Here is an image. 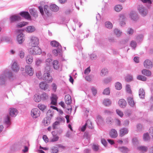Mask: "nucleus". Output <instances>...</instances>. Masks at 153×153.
Wrapping results in <instances>:
<instances>
[{"instance_id":"obj_1","label":"nucleus","mask_w":153,"mask_h":153,"mask_svg":"<svg viewBox=\"0 0 153 153\" xmlns=\"http://www.w3.org/2000/svg\"><path fill=\"white\" fill-rule=\"evenodd\" d=\"M39 8L40 13L43 16L48 17L51 16V13L48 10V6L47 5H45L44 6V13L42 6L39 7Z\"/></svg>"},{"instance_id":"obj_2","label":"nucleus","mask_w":153,"mask_h":153,"mask_svg":"<svg viewBox=\"0 0 153 153\" xmlns=\"http://www.w3.org/2000/svg\"><path fill=\"white\" fill-rule=\"evenodd\" d=\"M30 44L32 47L37 46L39 44V39L36 36H31L30 38Z\"/></svg>"},{"instance_id":"obj_3","label":"nucleus","mask_w":153,"mask_h":153,"mask_svg":"<svg viewBox=\"0 0 153 153\" xmlns=\"http://www.w3.org/2000/svg\"><path fill=\"white\" fill-rule=\"evenodd\" d=\"M29 50V52L30 54L32 55L40 54L42 53V51L41 49L37 46L33 47Z\"/></svg>"},{"instance_id":"obj_4","label":"nucleus","mask_w":153,"mask_h":153,"mask_svg":"<svg viewBox=\"0 0 153 153\" xmlns=\"http://www.w3.org/2000/svg\"><path fill=\"white\" fill-rule=\"evenodd\" d=\"M138 10L139 13L143 16H146L148 13L147 10L142 5H139L137 6Z\"/></svg>"},{"instance_id":"obj_5","label":"nucleus","mask_w":153,"mask_h":153,"mask_svg":"<svg viewBox=\"0 0 153 153\" xmlns=\"http://www.w3.org/2000/svg\"><path fill=\"white\" fill-rule=\"evenodd\" d=\"M43 79L45 82L48 83H51L53 80L52 76L48 72L44 73Z\"/></svg>"},{"instance_id":"obj_6","label":"nucleus","mask_w":153,"mask_h":153,"mask_svg":"<svg viewBox=\"0 0 153 153\" xmlns=\"http://www.w3.org/2000/svg\"><path fill=\"white\" fill-rule=\"evenodd\" d=\"M40 111L37 108H35L32 110L31 115L33 118H36L40 115Z\"/></svg>"},{"instance_id":"obj_7","label":"nucleus","mask_w":153,"mask_h":153,"mask_svg":"<svg viewBox=\"0 0 153 153\" xmlns=\"http://www.w3.org/2000/svg\"><path fill=\"white\" fill-rule=\"evenodd\" d=\"M18 31L20 33L17 35V39L19 44H21L25 40V36L22 33V30H19Z\"/></svg>"},{"instance_id":"obj_8","label":"nucleus","mask_w":153,"mask_h":153,"mask_svg":"<svg viewBox=\"0 0 153 153\" xmlns=\"http://www.w3.org/2000/svg\"><path fill=\"white\" fill-rule=\"evenodd\" d=\"M21 18L20 17L16 15H14L11 16L9 18L11 23L16 22L20 21Z\"/></svg>"},{"instance_id":"obj_9","label":"nucleus","mask_w":153,"mask_h":153,"mask_svg":"<svg viewBox=\"0 0 153 153\" xmlns=\"http://www.w3.org/2000/svg\"><path fill=\"white\" fill-rule=\"evenodd\" d=\"M90 125L91 126V122L90 120H88L85 124L84 125L82 126L80 128H79V129L80 131L83 132L85 130L86 126H88L89 128H91L92 127L90 126Z\"/></svg>"},{"instance_id":"obj_10","label":"nucleus","mask_w":153,"mask_h":153,"mask_svg":"<svg viewBox=\"0 0 153 153\" xmlns=\"http://www.w3.org/2000/svg\"><path fill=\"white\" fill-rule=\"evenodd\" d=\"M144 67L148 69H150L152 68L153 65L151 61L149 59H146L144 62Z\"/></svg>"},{"instance_id":"obj_11","label":"nucleus","mask_w":153,"mask_h":153,"mask_svg":"<svg viewBox=\"0 0 153 153\" xmlns=\"http://www.w3.org/2000/svg\"><path fill=\"white\" fill-rule=\"evenodd\" d=\"M128 132V128H122L119 131V136L120 137H123L127 134Z\"/></svg>"},{"instance_id":"obj_12","label":"nucleus","mask_w":153,"mask_h":153,"mask_svg":"<svg viewBox=\"0 0 153 153\" xmlns=\"http://www.w3.org/2000/svg\"><path fill=\"white\" fill-rule=\"evenodd\" d=\"M58 97L56 95L54 94H52L51 97V104L54 105H56L57 104V99Z\"/></svg>"},{"instance_id":"obj_13","label":"nucleus","mask_w":153,"mask_h":153,"mask_svg":"<svg viewBox=\"0 0 153 153\" xmlns=\"http://www.w3.org/2000/svg\"><path fill=\"white\" fill-rule=\"evenodd\" d=\"M25 72L27 74L30 76H32L33 74V71L32 68L30 65H26L25 67Z\"/></svg>"},{"instance_id":"obj_14","label":"nucleus","mask_w":153,"mask_h":153,"mask_svg":"<svg viewBox=\"0 0 153 153\" xmlns=\"http://www.w3.org/2000/svg\"><path fill=\"white\" fill-rule=\"evenodd\" d=\"M19 14L22 17L26 19H30V16L27 12L22 11L19 13Z\"/></svg>"},{"instance_id":"obj_15","label":"nucleus","mask_w":153,"mask_h":153,"mask_svg":"<svg viewBox=\"0 0 153 153\" xmlns=\"http://www.w3.org/2000/svg\"><path fill=\"white\" fill-rule=\"evenodd\" d=\"M51 44L52 46L56 47L57 49H59V50H62V47L61 45L58 42L54 40L51 42Z\"/></svg>"},{"instance_id":"obj_16","label":"nucleus","mask_w":153,"mask_h":153,"mask_svg":"<svg viewBox=\"0 0 153 153\" xmlns=\"http://www.w3.org/2000/svg\"><path fill=\"white\" fill-rule=\"evenodd\" d=\"M130 16L131 19L133 21H136L138 19L137 14L135 12H131Z\"/></svg>"},{"instance_id":"obj_17","label":"nucleus","mask_w":153,"mask_h":153,"mask_svg":"<svg viewBox=\"0 0 153 153\" xmlns=\"http://www.w3.org/2000/svg\"><path fill=\"white\" fill-rule=\"evenodd\" d=\"M56 131H53L52 132V134L53 137L50 140V142H56L58 140L59 137L57 135L55 134V133H56Z\"/></svg>"},{"instance_id":"obj_18","label":"nucleus","mask_w":153,"mask_h":153,"mask_svg":"<svg viewBox=\"0 0 153 153\" xmlns=\"http://www.w3.org/2000/svg\"><path fill=\"white\" fill-rule=\"evenodd\" d=\"M17 110L14 108H10L9 109V114L12 117H15L17 114Z\"/></svg>"},{"instance_id":"obj_19","label":"nucleus","mask_w":153,"mask_h":153,"mask_svg":"<svg viewBox=\"0 0 153 153\" xmlns=\"http://www.w3.org/2000/svg\"><path fill=\"white\" fill-rule=\"evenodd\" d=\"M119 106L122 108H124L126 106V101L123 99H121L118 101Z\"/></svg>"},{"instance_id":"obj_20","label":"nucleus","mask_w":153,"mask_h":153,"mask_svg":"<svg viewBox=\"0 0 153 153\" xmlns=\"http://www.w3.org/2000/svg\"><path fill=\"white\" fill-rule=\"evenodd\" d=\"M109 135L111 138H115L117 137L118 134L117 131L115 129H112L110 132Z\"/></svg>"},{"instance_id":"obj_21","label":"nucleus","mask_w":153,"mask_h":153,"mask_svg":"<svg viewBox=\"0 0 153 153\" xmlns=\"http://www.w3.org/2000/svg\"><path fill=\"white\" fill-rule=\"evenodd\" d=\"M13 71L15 72H17L19 70V67L16 62H14L11 66Z\"/></svg>"},{"instance_id":"obj_22","label":"nucleus","mask_w":153,"mask_h":153,"mask_svg":"<svg viewBox=\"0 0 153 153\" xmlns=\"http://www.w3.org/2000/svg\"><path fill=\"white\" fill-rule=\"evenodd\" d=\"M65 102L67 104L70 105L71 103L72 100L70 95H66L65 97Z\"/></svg>"},{"instance_id":"obj_23","label":"nucleus","mask_w":153,"mask_h":153,"mask_svg":"<svg viewBox=\"0 0 153 153\" xmlns=\"http://www.w3.org/2000/svg\"><path fill=\"white\" fill-rule=\"evenodd\" d=\"M39 86L41 89L44 90H47L48 87V85L44 82H40L39 84Z\"/></svg>"},{"instance_id":"obj_24","label":"nucleus","mask_w":153,"mask_h":153,"mask_svg":"<svg viewBox=\"0 0 153 153\" xmlns=\"http://www.w3.org/2000/svg\"><path fill=\"white\" fill-rule=\"evenodd\" d=\"M145 92L143 89L140 88L139 91V95L140 98L143 99L144 98Z\"/></svg>"},{"instance_id":"obj_25","label":"nucleus","mask_w":153,"mask_h":153,"mask_svg":"<svg viewBox=\"0 0 153 153\" xmlns=\"http://www.w3.org/2000/svg\"><path fill=\"white\" fill-rule=\"evenodd\" d=\"M29 12L31 15L34 17L36 18L38 16L37 11L35 10V9H30L29 10Z\"/></svg>"},{"instance_id":"obj_26","label":"nucleus","mask_w":153,"mask_h":153,"mask_svg":"<svg viewBox=\"0 0 153 153\" xmlns=\"http://www.w3.org/2000/svg\"><path fill=\"white\" fill-rule=\"evenodd\" d=\"M127 101L129 105L132 107L134 106L135 103L134 102L133 99L131 97H128L127 98Z\"/></svg>"},{"instance_id":"obj_27","label":"nucleus","mask_w":153,"mask_h":153,"mask_svg":"<svg viewBox=\"0 0 153 153\" xmlns=\"http://www.w3.org/2000/svg\"><path fill=\"white\" fill-rule=\"evenodd\" d=\"M33 57L30 55H28L26 57V61L28 64H30L33 61Z\"/></svg>"},{"instance_id":"obj_28","label":"nucleus","mask_w":153,"mask_h":153,"mask_svg":"<svg viewBox=\"0 0 153 153\" xmlns=\"http://www.w3.org/2000/svg\"><path fill=\"white\" fill-rule=\"evenodd\" d=\"M54 69L57 70L59 68V65L57 60H54L52 63Z\"/></svg>"},{"instance_id":"obj_29","label":"nucleus","mask_w":153,"mask_h":153,"mask_svg":"<svg viewBox=\"0 0 153 153\" xmlns=\"http://www.w3.org/2000/svg\"><path fill=\"white\" fill-rule=\"evenodd\" d=\"M4 123L8 126L10 124V117L8 115H7L4 118Z\"/></svg>"},{"instance_id":"obj_30","label":"nucleus","mask_w":153,"mask_h":153,"mask_svg":"<svg viewBox=\"0 0 153 153\" xmlns=\"http://www.w3.org/2000/svg\"><path fill=\"white\" fill-rule=\"evenodd\" d=\"M142 74L147 76H150L151 75V72L150 71L146 69H143L142 71Z\"/></svg>"},{"instance_id":"obj_31","label":"nucleus","mask_w":153,"mask_h":153,"mask_svg":"<svg viewBox=\"0 0 153 153\" xmlns=\"http://www.w3.org/2000/svg\"><path fill=\"white\" fill-rule=\"evenodd\" d=\"M35 30V28L32 26L27 27L25 29L26 31L28 33H32Z\"/></svg>"},{"instance_id":"obj_32","label":"nucleus","mask_w":153,"mask_h":153,"mask_svg":"<svg viewBox=\"0 0 153 153\" xmlns=\"http://www.w3.org/2000/svg\"><path fill=\"white\" fill-rule=\"evenodd\" d=\"M50 8L52 11L55 12H57L59 10V7L55 4L51 5Z\"/></svg>"},{"instance_id":"obj_33","label":"nucleus","mask_w":153,"mask_h":153,"mask_svg":"<svg viewBox=\"0 0 153 153\" xmlns=\"http://www.w3.org/2000/svg\"><path fill=\"white\" fill-rule=\"evenodd\" d=\"M19 55L20 57L22 59L23 58L25 55L24 51L21 48H19L18 49Z\"/></svg>"},{"instance_id":"obj_34","label":"nucleus","mask_w":153,"mask_h":153,"mask_svg":"<svg viewBox=\"0 0 153 153\" xmlns=\"http://www.w3.org/2000/svg\"><path fill=\"white\" fill-rule=\"evenodd\" d=\"M103 103L105 106H108L111 104V102L109 99H105L104 100Z\"/></svg>"},{"instance_id":"obj_35","label":"nucleus","mask_w":153,"mask_h":153,"mask_svg":"<svg viewBox=\"0 0 153 153\" xmlns=\"http://www.w3.org/2000/svg\"><path fill=\"white\" fill-rule=\"evenodd\" d=\"M20 145L22 147H24L26 146H29V142L25 140H22L21 141Z\"/></svg>"},{"instance_id":"obj_36","label":"nucleus","mask_w":153,"mask_h":153,"mask_svg":"<svg viewBox=\"0 0 153 153\" xmlns=\"http://www.w3.org/2000/svg\"><path fill=\"white\" fill-rule=\"evenodd\" d=\"M137 149L140 151L146 152H147L148 148L147 146H141L138 147Z\"/></svg>"},{"instance_id":"obj_37","label":"nucleus","mask_w":153,"mask_h":153,"mask_svg":"<svg viewBox=\"0 0 153 153\" xmlns=\"http://www.w3.org/2000/svg\"><path fill=\"white\" fill-rule=\"evenodd\" d=\"M143 138L145 141H148L150 140V137L148 133H146L143 134Z\"/></svg>"},{"instance_id":"obj_38","label":"nucleus","mask_w":153,"mask_h":153,"mask_svg":"<svg viewBox=\"0 0 153 153\" xmlns=\"http://www.w3.org/2000/svg\"><path fill=\"white\" fill-rule=\"evenodd\" d=\"M2 41H4L6 42L10 43L11 42V40L10 37L5 36L2 38L1 40L0 41V43Z\"/></svg>"},{"instance_id":"obj_39","label":"nucleus","mask_w":153,"mask_h":153,"mask_svg":"<svg viewBox=\"0 0 153 153\" xmlns=\"http://www.w3.org/2000/svg\"><path fill=\"white\" fill-rule=\"evenodd\" d=\"M6 78V76L4 75H3L0 76V82L1 84H4Z\"/></svg>"},{"instance_id":"obj_40","label":"nucleus","mask_w":153,"mask_h":153,"mask_svg":"<svg viewBox=\"0 0 153 153\" xmlns=\"http://www.w3.org/2000/svg\"><path fill=\"white\" fill-rule=\"evenodd\" d=\"M41 100H47L48 98V95L45 93H43L40 96Z\"/></svg>"},{"instance_id":"obj_41","label":"nucleus","mask_w":153,"mask_h":153,"mask_svg":"<svg viewBox=\"0 0 153 153\" xmlns=\"http://www.w3.org/2000/svg\"><path fill=\"white\" fill-rule=\"evenodd\" d=\"M105 27L108 29H111L113 27V25L109 21L106 22L105 23Z\"/></svg>"},{"instance_id":"obj_42","label":"nucleus","mask_w":153,"mask_h":153,"mask_svg":"<svg viewBox=\"0 0 153 153\" xmlns=\"http://www.w3.org/2000/svg\"><path fill=\"white\" fill-rule=\"evenodd\" d=\"M97 123L101 124L103 123V118L100 115H98L97 116Z\"/></svg>"},{"instance_id":"obj_43","label":"nucleus","mask_w":153,"mask_h":153,"mask_svg":"<svg viewBox=\"0 0 153 153\" xmlns=\"http://www.w3.org/2000/svg\"><path fill=\"white\" fill-rule=\"evenodd\" d=\"M114 33L117 36H120L122 34V32L118 29L116 28L114 30Z\"/></svg>"},{"instance_id":"obj_44","label":"nucleus","mask_w":153,"mask_h":153,"mask_svg":"<svg viewBox=\"0 0 153 153\" xmlns=\"http://www.w3.org/2000/svg\"><path fill=\"white\" fill-rule=\"evenodd\" d=\"M137 79L139 80L145 81L147 79L146 77L142 75H139L137 76Z\"/></svg>"},{"instance_id":"obj_45","label":"nucleus","mask_w":153,"mask_h":153,"mask_svg":"<svg viewBox=\"0 0 153 153\" xmlns=\"http://www.w3.org/2000/svg\"><path fill=\"white\" fill-rule=\"evenodd\" d=\"M51 153H58L59 150L57 147H52L51 149Z\"/></svg>"},{"instance_id":"obj_46","label":"nucleus","mask_w":153,"mask_h":153,"mask_svg":"<svg viewBox=\"0 0 153 153\" xmlns=\"http://www.w3.org/2000/svg\"><path fill=\"white\" fill-rule=\"evenodd\" d=\"M41 100V96H39L37 94H36L34 96V100L37 102H39Z\"/></svg>"},{"instance_id":"obj_47","label":"nucleus","mask_w":153,"mask_h":153,"mask_svg":"<svg viewBox=\"0 0 153 153\" xmlns=\"http://www.w3.org/2000/svg\"><path fill=\"white\" fill-rule=\"evenodd\" d=\"M108 73V71L107 69L104 68L101 71V76H105Z\"/></svg>"},{"instance_id":"obj_48","label":"nucleus","mask_w":153,"mask_h":153,"mask_svg":"<svg viewBox=\"0 0 153 153\" xmlns=\"http://www.w3.org/2000/svg\"><path fill=\"white\" fill-rule=\"evenodd\" d=\"M72 131H68L66 134L65 136L70 138H73V136L72 134Z\"/></svg>"},{"instance_id":"obj_49","label":"nucleus","mask_w":153,"mask_h":153,"mask_svg":"<svg viewBox=\"0 0 153 153\" xmlns=\"http://www.w3.org/2000/svg\"><path fill=\"white\" fill-rule=\"evenodd\" d=\"M94 77V76L93 74H90L86 76L85 79L88 81L90 82L91 81Z\"/></svg>"},{"instance_id":"obj_50","label":"nucleus","mask_w":153,"mask_h":153,"mask_svg":"<svg viewBox=\"0 0 153 153\" xmlns=\"http://www.w3.org/2000/svg\"><path fill=\"white\" fill-rule=\"evenodd\" d=\"M123 9L122 6L120 5H117L114 7L115 10L117 12L120 11Z\"/></svg>"},{"instance_id":"obj_51","label":"nucleus","mask_w":153,"mask_h":153,"mask_svg":"<svg viewBox=\"0 0 153 153\" xmlns=\"http://www.w3.org/2000/svg\"><path fill=\"white\" fill-rule=\"evenodd\" d=\"M115 87L116 89L120 90L122 88V85L121 83L119 82H117L115 83Z\"/></svg>"},{"instance_id":"obj_52","label":"nucleus","mask_w":153,"mask_h":153,"mask_svg":"<svg viewBox=\"0 0 153 153\" xmlns=\"http://www.w3.org/2000/svg\"><path fill=\"white\" fill-rule=\"evenodd\" d=\"M106 122L108 124H111L113 122V121L111 117H108L106 118Z\"/></svg>"},{"instance_id":"obj_53","label":"nucleus","mask_w":153,"mask_h":153,"mask_svg":"<svg viewBox=\"0 0 153 153\" xmlns=\"http://www.w3.org/2000/svg\"><path fill=\"white\" fill-rule=\"evenodd\" d=\"M59 125V122L58 121H56L54 122L52 125L53 129H56L57 128L58 126Z\"/></svg>"},{"instance_id":"obj_54","label":"nucleus","mask_w":153,"mask_h":153,"mask_svg":"<svg viewBox=\"0 0 153 153\" xmlns=\"http://www.w3.org/2000/svg\"><path fill=\"white\" fill-rule=\"evenodd\" d=\"M62 50H59V49H54L52 51V53L54 54V55L56 56L58 55V54L59 53H60Z\"/></svg>"},{"instance_id":"obj_55","label":"nucleus","mask_w":153,"mask_h":153,"mask_svg":"<svg viewBox=\"0 0 153 153\" xmlns=\"http://www.w3.org/2000/svg\"><path fill=\"white\" fill-rule=\"evenodd\" d=\"M143 39V36L140 34L138 35L136 37V40L138 42H140L142 41Z\"/></svg>"},{"instance_id":"obj_56","label":"nucleus","mask_w":153,"mask_h":153,"mask_svg":"<svg viewBox=\"0 0 153 153\" xmlns=\"http://www.w3.org/2000/svg\"><path fill=\"white\" fill-rule=\"evenodd\" d=\"M137 45L136 42L132 40L131 41L130 43L131 47L134 49H135Z\"/></svg>"},{"instance_id":"obj_57","label":"nucleus","mask_w":153,"mask_h":153,"mask_svg":"<svg viewBox=\"0 0 153 153\" xmlns=\"http://www.w3.org/2000/svg\"><path fill=\"white\" fill-rule=\"evenodd\" d=\"M52 63V60L50 58H48L46 59L45 63L46 65L51 66Z\"/></svg>"},{"instance_id":"obj_58","label":"nucleus","mask_w":153,"mask_h":153,"mask_svg":"<svg viewBox=\"0 0 153 153\" xmlns=\"http://www.w3.org/2000/svg\"><path fill=\"white\" fill-rule=\"evenodd\" d=\"M47 116L46 119L48 118V119H49V120L51 119V117H52L53 115V113L51 112V111L50 110H48L47 113Z\"/></svg>"},{"instance_id":"obj_59","label":"nucleus","mask_w":153,"mask_h":153,"mask_svg":"<svg viewBox=\"0 0 153 153\" xmlns=\"http://www.w3.org/2000/svg\"><path fill=\"white\" fill-rule=\"evenodd\" d=\"M119 149L121 152L123 153H125L128 151V149L124 146L119 147Z\"/></svg>"},{"instance_id":"obj_60","label":"nucleus","mask_w":153,"mask_h":153,"mask_svg":"<svg viewBox=\"0 0 153 153\" xmlns=\"http://www.w3.org/2000/svg\"><path fill=\"white\" fill-rule=\"evenodd\" d=\"M134 32V30L131 28H128L126 32L127 34L129 35H132L133 33Z\"/></svg>"},{"instance_id":"obj_61","label":"nucleus","mask_w":153,"mask_h":153,"mask_svg":"<svg viewBox=\"0 0 153 153\" xmlns=\"http://www.w3.org/2000/svg\"><path fill=\"white\" fill-rule=\"evenodd\" d=\"M27 23L26 22H21L16 25L17 27H22L23 26L26 25Z\"/></svg>"},{"instance_id":"obj_62","label":"nucleus","mask_w":153,"mask_h":153,"mask_svg":"<svg viewBox=\"0 0 153 153\" xmlns=\"http://www.w3.org/2000/svg\"><path fill=\"white\" fill-rule=\"evenodd\" d=\"M38 108L42 111H43L46 109V106L43 104H40L38 105Z\"/></svg>"},{"instance_id":"obj_63","label":"nucleus","mask_w":153,"mask_h":153,"mask_svg":"<svg viewBox=\"0 0 153 153\" xmlns=\"http://www.w3.org/2000/svg\"><path fill=\"white\" fill-rule=\"evenodd\" d=\"M42 59H37L36 60V64L37 66H39L42 62Z\"/></svg>"},{"instance_id":"obj_64","label":"nucleus","mask_w":153,"mask_h":153,"mask_svg":"<svg viewBox=\"0 0 153 153\" xmlns=\"http://www.w3.org/2000/svg\"><path fill=\"white\" fill-rule=\"evenodd\" d=\"M125 79L127 82L131 81L133 79V76L131 75H128L126 76Z\"/></svg>"}]
</instances>
